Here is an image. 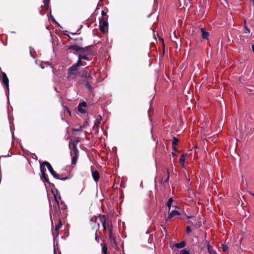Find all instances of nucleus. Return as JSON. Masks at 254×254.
Returning a JSON list of instances; mask_svg holds the SVG:
<instances>
[{
    "instance_id": "72a5a7b5",
    "label": "nucleus",
    "mask_w": 254,
    "mask_h": 254,
    "mask_svg": "<svg viewBox=\"0 0 254 254\" xmlns=\"http://www.w3.org/2000/svg\"><path fill=\"white\" fill-rule=\"evenodd\" d=\"M97 221V218L96 216H92L90 218V221L92 223H95Z\"/></svg>"
},
{
    "instance_id": "f257e3e1",
    "label": "nucleus",
    "mask_w": 254,
    "mask_h": 254,
    "mask_svg": "<svg viewBox=\"0 0 254 254\" xmlns=\"http://www.w3.org/2000/svg\"><path fill=\"white\" fill-rule=\"evenodd\" d=\"M40 165H44V167H45V166H46V167H47L48 170L49 171V172H50L51 175L55 178H56L57 179L61 180H65L68 179V177H67L61 178L60 177V175L59 174H58L54 170L52 165H51V164L49 162H47V161L43 162L42 163H40Z\"/></svg>"
},
{
    "instance_id": "a211bd4d",
    "label": "nucleus",
    "mask_w": 254,
    "mask_h": 254,
    "mask_svg": "<svg viewBox=\"0 0 254 254\" xmlns=\"http://www.w3.org/2000/svg\"><path fill=\"white\" fill-rule=\"evenodd\" d=\"M109 240L112 244L115 246L117 247V243L116 239V237L113 235V233L109 234Z\"/></svg>"
},
{
    "instance_id": "c9c22d12",
    "label": "nucleus",
    "mask_w": 254,
    "mask_h": 254,
    "mask_svg": "<svg viewBox=\"0 0 254 254\" xmlns=\"http://www.w3.org/2000/svg\"><path fill=\"white\" fill-rule=\"evenodd\" d=\"M55 200L56 202V203H57L58 206H59V208L60 209V204H59V201L58 200L57 197L55 195Z\"/></svg>"
},
{
    "instance_id": "c756f323",
    "label": "nucleus",
    "mask_w": 254,
    "mask_h": 254,
    "mask_svg": "<svg viewBox=\"0 0 254 254\" xmlns=\"http://www.w3.org/2000/svg\"><path fill=\"white\" fill-rule=\"evenodd\" d=\"M78 158L72 156L71 164L72 165H75L77 163Z\"/></svg>"
},
{
    "instance_id": "a19ab883",
    "label": "nucleus",
    "mask_w": 254,
    "mask_h": 254,
    "mask_svg": "<svg viewBox=\"0 0 254 254\" xmlns=\"http://www.w3.org/2000/svg\"><path fill=\"white\" fill-rule=\"evenodd\" d=\"M72 156L78 158L79 156V153L73 154Z\"/></svg>"
},
{
    "instance_id": "c85d7f7f",
    "label": "nucleus",
    "mask_w": 254,
    "mask_h": 254,
    "mask_svg": "<svg viewBox=\"0 0 254 254\" xmlns=\"http://www.w3.org/2000/svg\"><path fill=\"white\" fill-rule=\"evenodd\" d=\"M177 254H190L189 252L186 249H183L180 251Z\"/></svg>"
},
{
    "instance_id": "5701e85b",
    "label": "nucleus",
    "mask_w": 254,
    "mask_h": 254,
    "mask_svg": "<svg viewBox=\"0 0 254 254\" xmlns=\"http://www.w3.org/2000/svg\"><path fill=\"white\" fill-rule=\"evenodd\" d=\"M88 55H89L79 54L78 57V59H80L81 60L89 61V58L88 57Z\"/></svg>"
},
{
    "instance_id": "864d4df0",
    "label": "nucleus",
    "mask_w": 254,
    "mask_h": 254,
    "mask_svg": "<svg viewBox=\"0 0 254 254\" xmlns=\"http://www.w3.org/2000/svg\"><path fill=\"white\" fill-rule=\"evenodd\" d=\"M250 194H251V195H252L253 196H254V193H250Z\"/></svg>"
},
{
    "instance_id": "6e6d98bb",
    "label": "nucleus",
    "mask_w": 254,
    "mask_h": 254,
    "mask_svg": "<svg viewBox=\"0 0 254 254\" xmlns=\"http://www.w3.org/2000/svg\"><path fill=\"white\" fill-rule=\"evenodd\" d=\"M74 40L76 41V40H77V39H74Z\"/></svg>"
},
{
    "instance_id": "dca6fc26",
    "label": "nucleus",
    "mask_w": 254,
    "mask_h": 254,
    "mask_svg": "<svg viewBox=\"0 0 254 254\" xmlns=\"http://www.w3.org/2000/svg\"><path fill=\"white\" fill-rule=\"evenodd\" d=\"M107 228H108V229L109 234L112 233L113 227L111 221H109L108 220H107L106 224V229Z\"/></svg>"
},
{
    "instance_id": "423d86ee",
    "label": "nucleus",
    "mask_w": 254,
    "mask_h": 254,
    "mask_svg": "<svg viewBox=\"0 0 254 254\" xmlns=\"http://www.w3.org/2000/svg\"><path fill=\"white\" fill-rule=\"evenodd\" d=\"M1 80L3 83L6 86L8 91H9V79L5 72H2L1 74Z\"/></svg>"
},
{
    "instance_id": "8fccbe9b",
    "label": "nucleus",
    "mask_w": 254,
    "mask_h": 254,
    "mask_svg": "<svg viewBox=\"0 0 254 254\" xmlns=\"http://www.w3.org/2000/svg\"><path fill=\"white\" fill-rule=\"evenodd\" d=\"M167 176H168V174H169V170L168 169L167 170Z\"/></svg>"
},
{
    "instance_id": "9b49d317",
    "label": "nucleus",
    "mask_w": 254,
    "mask_h": 254,
    "mask_svg": "<svg viewBox=\"0 0 254 254\" xmlns=\"http://www.w3.org/2000/svg\"><path fill=\"white\" fill-rule=\"evenodd\" d=\"M102 120V117L100 115H99L97 116V118L96 119V121L95 122L94 126H93V129H97L98 128L99 124L101 123V121Z\"/></svg>"
},
{
    "instance_id": "39448f33",
    "label": "nucleus",
    "mask_w": 254,
    "mask_h": 254,
    "mask_svg": "<svg viewBox=\"0 0 254 254\" xmlns=\"http://www.w3.org/2000/svg\"><path fill=\"white\" fill-rule=\"evenodd\" d=\"M93 47V45H90L84 48L81 47L80 53L82 55H91L92 52L91 49Z\"/></svg>"
},
{
    "instance_id": "ea45409f",
    "label": "nucleus",
    "mask_w": 254,
    "mask_h": 254,
    "mask_svg": "<svg viewBox=\"0 0 254 254\" xmlns=\"http://www.w3.org/2000/svg\"><path fill=\"white\" fill-rule=\"evenodd\" d=\"M61 204L63 205L62 207H61V209H64V207H65V205L64 203H61Z\"/></svg>"
},
{
    "instance_id": "bb28decb",
    "label": "nucleus",
    "mask_w": 254,
    "mask_h": 254,
    "mask_svg": "<svg viewBox=\"0 0 254 254\" xmlns=\"http://www.w3.org/2000/svg\"><path fill=\"white\" fill-rule=\"evenodd\" d=\"M207 250L208 252L210 254H215V253L214 251L213 250V247L211 246L210 245H207Z\"/></svg>"
},
{
    "instance_id": "603ef678",
    "label": "nucleus",
    "mask_w": 254,
    "mask_h": 254,
    "mask_svg": "<svg viewBox=\"0 0 254 254\" xmlns=\"http://www.w3.org/2000/svg\"><path fill=\"white\" fill-rule=\"evenodd\" d=\"M76 130L77 131H81L82 130H81V129H76Z\"/></svg>"
},
{
    "instance_id": "49530a36",
    "label": "nucleus",
    "mask_w": 254,
    "mask_h": 254,
    "mask_svg": "<svg viewBox=\"0 0 254 254\" xmlns=\"http://www.w3.org/2000/svg\"><path fill=\"white\" fill-rule=\"evenodd\" d=\"M172 156H173V157H175V156H177V154H176L175 153H174V152H172Z\"/></svg>"
},
{
    "instance_id": "a878e982",
    "label": "nucleus",
    "mask_w": 254,
    "mask_h": 254,
    "mask_svg": "<svg viewBox=\"0 0 254 254\" xmlns=\"http://www.w3.org/2000/svg\"><path fill=\"white\" fill-rule=\"evenodd\" d=\"M173 201V199L172 197H171L169 199L168 201H167V202L166 203L167 206L169 207V211H170V208H171Z\"/></svg>"
},
{
    "instance_id": "6ab92c4d",
    "label": "nucleus",
    "mask_w": 254,
    "mask_h": 254,
    "mask_svg": "<svg viewBox=\"0 0 254 254\" xmlns=\"http://www.w3.org/2000/svg\"><path fill=\"white\" fill-rule=\"evenodd\" d=\"M186 156V154H182L180 156L179 162L180 165H182V166H184L185 164Z\"/></svg>"
},
{
    "instance_id": "b1692460",
    "label": "nucleus",
    "mask_w": 254,
    "mask_h": 254,
    "mask_svg": "<svg viewBox=\"0 0 254 254\" xmlns=\"http://www.w3.org/2000/svg\"><path fill=\"white\" fill-rule=\"evenodd\" d=\"M102 252L103 254H108V247L106 245L104 244L102 246Z\"/></svg>"
},
{
    "instance_id": "f3484780",
    "label": "nucleus",
    "mask_w": 254,
    "mask_h": 254,
    "mask_svg": "<svg viewBox=\"0 0 254 254\" xmlns=\"http://www.w3.org/2000/svg\"><path fill=\"white\" fill-rule=\"evenodd\" d=\"M86 64L85 62L82 61V60H81L80 59H78L77 63L76 64H74L73 65L75 66L76 67L78 68V67L84 66Z\"/></svg>"
},
{
    "instance_id": "09e8293b",
    "label": "nucleus",
    "mask_w": 254,
    "mask_h": 254,
    "mask_svg": "<svg viewBox=\"0 0 254 254\" xmlns=\"http://www.w3.org/2000/svg\"><path fill=\"white\" fill-rule=\"evenodd\" d=\"M64 35H67V36H68L70 39H73L72 38H71L69 36V35H68V34H64Z\"/></svg>"
},
{
    "instance_id": "4c0bfd02",
    "label": "nucleus",
    "mask_w": 254,
    "mask_h": 254,
    "mask_svg": "<svg viewBox=\"0 0 254 254\" xmlns=\"http://www.w3.org/2000/svg\"><path fill=\"white\" fill-rule=\"evenodd\" d=\"M30 54H31V56L33 58H35V56H34V54H35V52L33 51V50H30Z\"/></svg>"
},
{
    "instance_id": "9d476101",
    "label": "nucleus",
    "mask_w": 254,
    "mask_h": 254,
    "mask_svg": "<svg viewBox=\"0 0 254 254\" xmlns=\"http://www.w3.org/2000/svg\"><path fill=\"white\" fill-rule=\"evenodd\" d=\"M86 107L87 103L85 102H81L78 105V111L81 114H85L86 113L84 109H81V107L85 108Z\"/></svg>"
},
{
    "instance_id": "f03ea898",
    "label": "nucleus",
    "mask_w": 254,
    "mask_h": 254,
    "mask_svg": "<svg viewBox=\"0 0 254 254\" xmlns=\"http://www.w3.org/2000/svg\"><path fill=\"white\" fill-rule=\"evenodd\" d=\"M78 68L75 67L73 64L70 66L67 71V77L68 79H74L77 73Z\"/></svg>"
},
{
    "instance_id": "2eb2a0df",
    "label": "nucleus",
    "mask_w": 254,
    "mask_h": 254,
    "mask_svg": "<svg viewBox=\"0 0 254 254\" xmlns=\"http://www.w3.org/2000/svg\"><path fill=\"white\" fill-rule=\"evenodd\" d=\"M81 47L76 45H70L68 46V49H71L75 52H80Z\"/></svg>"
},
{
    "instance_id": "6e6552de",
    "label": "nucleus",
    "mask_w": 254,
    "mask_h": 254,
    "mask_svg": "<svg viewBox=\"0 0 254 254\" xmlns=\"http://www.w3.org/2000/svg\"><path fill=\"white\" fill-rule=\"evenodd\" d=\"M94 167L93 166L91 167V170L92 171V176L94 181L96 182H98L100 179V175L98 171L96 170H93Z\"/></svg>"
},
{
    "instance_id": "37998d69",
    "label": "nucleus",
    "mask_w": 254,
    "mask_h": 254,
    "mask_svg": "<svg viewBox=\"0 0 254 254\" xmlns=\"http://www.w3.org/2000/svg\"><path fill=\"white\" fill-rule=\"evenodd\" d=\"M245 29H246V30L247 31V32H246V33H247V32L250 33V29L249 28H248L247 27H245Z\"/></svg>"
},
{
    "instance_id": "a18cd8bd",
    "label": "nucleus",
    "mask_w": 254,
    "mask_h": 254,
    "mask_svg": "<svg viewBox=\"0 0 254 254\" xmlns=\"http://www.w3.org/2000/svg\"><path fill=\"white\" fill-rule=\"evenodd\" d=\"M88 125V122L86 120L85 122L84 123V126H87Z\"/></svg>"
},
{
    "instance_id": "393cba45",
    "label": "nucleus",
    "mask_w": 254,
    "mask_h": 254,
    "mask_svg": "<svg viewBox=\"0 0 254 254\" xmlns=\"http://www.w3.org/2000/svg\"><path fill=\"white\" fill-rule=\"evenodd\" d=\"M50 0H44L43 2L44 3V5L43 6V8L46 9H48L49 8V3Z\"/></svg>"
},
{
    "instance_id": "c03bdc74",
    "label": "nucleus",
    "mask_w": 254,
    "mask_h": 254,
    "mask_svg": "<svg viewBox=\"0 0 254 254\" xmlns=\"http://www.w3.org/2000/svg\"><path fill=\"white\" fill-rule=\"evenodd\" d=\"M188 218L189 219H190V218L194 219V218H195V217H194V216H188Z\"/></svg>"
},
{
    "instance_id": "7ed1b4c3",
    "label": "nucleus",
    "mask_w": 254,
    "mask_h": 254,
    "mask_svg": "<svg viewBox=\"0 0 254 254\" xmlns=\"http://www.w3.org/2000/svg\"><path fill=\"white\" fill-rule=\"evenodd\" d=\"M79 141L78 140H71L69 142V147L71 150L70 152L71 156H72L73 154L79 153V151L77 148V145Z\"/></svg>"
},
{
    "instance_id": "473e14b6",
    "label": "nucleus",
    "mask_w": 254,
    "mask_h": 254,
    "mask_svg": "<svg viewBox=\"0 0 254 254\" xmlns=\"http://www.w3.org/2000/svg\"><path fill=\"white\" fill-rule=\"evenodd\" d=\"M99 27H100V30L101 32H102L103 33H105L106 32V29L105 27H103V26H100V25H99Z\"/></svg>"
},
{
    "instance_id": "aec40b11",
    "label": "nucleus",
    "mask_w": 254,
    "mask_h": 254,
    "mask_svg": "<svg viewBox=\"0 0 254 254\" xmlns=\"http://www.w3.org/2000/svg\"><path fill=\"white\" fill-rule=\"evenodd\" d=\"M58 223L56 225L55 231L56 232L57 235L59 234V231L62 226V221L60 218H58Z\"/></svg>"
},
{
    "instance_id": "5fc2aeb1",
    "label": "nucleus",
    "mask_w": 254,
    "mask_h": 254,
    "mask_svg": "<svg viewBox=\"0 0 254 254\" xmlns=\"http://www.w3.org/2000/svg\"><path fill=\"white\" fill-rule=\"evenodd\" d=\"M59 199H61V196H59Z\"/></svg>"
},
{
    "instance_id": "e433bc0d",
    "label": "nucleus",
    "mask_w": 254,
    "mask_h": 254,
    "mask_svg": "<svg viewBox=\"0 0 254 254\" xmlns=\"http://www.w3.org/2000/svg\"><path fill=\"white\" fill-rule=\"evenodd\" d=\"M186 231L187 233H190L191 232V229L189 226L187 227Z\"/></svg>"
},
{
    "instance_id": "4d7b16f0",
    "label": "nucleus",
    "mask_w": 254,
    "mask_h": 254,
    "mask_svg": "<svg viewBox=\"0 0 254 254\" xmlns=\"http://www.w3.org/2000/svg\"><path fill=\"white\" fill-rule=\"evenodd\" d=\"M103 0H100V1H102Z\"/></svg>"
},
{
    "instance_id": "2f4dec72",
    "label": "nucleus",
    "mask_w": 254,
    "mask_h": 254,
    "mask_svg": "<svg viewBox=\"0 0 254 254\" xmlns=\"http://www.w3.org/2000/svg\"><path fill=\"white\" fill-rule=\"evenodd\" d=\"M102 18L101 19H107V15L106 13L103 10L102 11Z\"/></svg>"
},
{
    "instance_id": "58836bf2",
    "label": "nucleus",
    "mask_w": 254,
    "mask_h": 254,
    "mask_svg": "<svg viewBox=\"0 0 254 254\" xmlns=\"http://www.w3.org/2000/svg\"><path fill=\"white\" fill-rule=\"evenodd\" d=\"M95 240L97 242H98L99 241V239L97 236V233L95 234Z\"/></svg>"
},
{
    "instance_id": "4be33fe9",
    "label": "nucleus",
    "mask_w": 254,
    "mask_h": 254,
    "mask_svg": "<svg viewBox=\"0 0 254 254\" xmlns=\"http://www.w3.org/2000/svg\"><path fill=\"white\" fill-rule=\"evenodd\" d=\"M100 26L107 27L108 25L107 19H100L99 21Z\"/></svg>"
},
{
    "instance_id": "cd10ccee",
    "label": "nucleus",
    "mask_w": 254,
    "mask_h": 254,
    "mask_svg": "<svg viewBox=\"0 0 254 254\" xmlns=\"http://www.w3.org/2000/svg\"><path fill=\"white\" fill-rule=\"evenodd\" d=\"M85 85L86 86V87H87L88 88V89L90 91L92 89V86L90 84V81L89 80H87L85 83Z\"/></svg>"
},
{
    "instance_id": "1a4fd4ad",
    "label": "nucleus",
    "mask_w": 254,
    "mask_h": 254,
    "mask_svg": "<svg viewBox=\"0 0 254 254\" xmlns=\"http://www.w3.org/2000/svg\"><path fill=\"white\" fill-rule=\"evenodd\" d=\"M180 213L177 210H173L172 211H169V215L168 217L166 219V221H168L172 218L174 217L175 216L180 215Z\"/></svg>"
},
{
    "instance_id": "f8f14e48",
    "label": "nucleus",
    "mask_w": 254,
    "mask_h": 254,
    "mask_svg": "<svg viewBox=\"0 0 254 254\" xmlns=\"http://www.w3.org/2000/svg\"><path fill=\"white\" fill-rule=\"evenodd\" d=\"M179 142V140L175 136L173 137L172 141V148L175 151H178V149L176 148V146L178 145Z\"/></svg>"
},
{
    "instance_id": "f704fd0d",
    "label": "nucleus",
    "mask_w": 254,
    "mask_h": 254,
    "mask_svg": "<svg viewBox=\"0 0 254 254\" xmlns=\"http://www.w3.org/2000/svg\"><path fill=\"white\" fill-rule=\"evenodd\" d=\"M169 177H170V175H169V174H168L166 179L163 182V184H165V183H167L168 182V181L169 180Z\"/></svg>"
},
{
    "instance_id": "3c124183",
    "label": "nucleus",
    "mask_w": 254,
    "mask_h": 254,
    "mask_svg": "<svg viewBox=\"0 0 254 254\" xmlns=\"http://www.w3.org/2000/svg\"><path fill=\"white\" fill-rule=\"evenodd\" d=\"M70 34L72 35H76V33H70Z\"/></svg>"
},
{
    "instance_id": "0eeeda50",
    "label": "nucleus",
    "mask_w": 254,
    "mask_h": 254,
    "mask_svg": "<svg viewBox=\"0 0 254 254\" xmlns=\"http://www.w3.org/2000/svg\"><path fill=\"white\" fill-rule=\"evenodd\" d=\"M99 219L103 228V232L105 233H106V224L107 221L106 216L105 215H100Z\"/></svg>"
},
{
    "instance_id": "79ce46f5",
    "label": "nucleus",
    "mask_w": 254,
    "mask_h": 254,
    "mask_svg": "<svg viewBox=\"0 0 254 254\" xmlns=\"http://www.w3.org/2000/svg\"><path fill=\"white\" fill-rule=\"evenodd\" d=\"M159 40L160 41H161L163 43V45H164L163 39H162V38H159Z\"/></svg>"
},
{
    "instance_id": "4468645a",
    "label": "nucleus",
    "mask_w": 254,
    "mask_h": 254,
    "mask_svg": "<svg viewBox=\"0 0 254 254\" xmlns=\"http://www.w3.org/2000/svg\"><path fill=\"white\" fill-rule=\"evenodd\" d=\"M200 31L201 32L202 38L204 39H208L209 33L205 31V29L203 28H201Z\"/></svg>"
},
{
    "instance_id": "ddd939ff",
    "label": "nucleus",
    "mask_w": 254,
    "mask_h": 254,
    "mask_svg": "<svg viewBox=\"0 0 254 254\" xmlns=\"http://www.w3.org/2000/svg\"><path fill=\"white\" fill-rule=\"evenodd\" d=\"M81 76L85 78H87V80H89L92 79L91 76L88 73V71L84 69L81 72Z\"/></svg>"
},
{
    "instance_id": "412c9836",
    "label": "nucleus",
    "mask_w": 254,
    "mask_h": 254,
    "mask_svg": "<svg viewBox=\"0 0 254 254\" xmlns=\"http://www.w3.org/2000/svg\"><path fill=\"white\" fill-rule=\"evenodd\" d=\"M186 243L185 241H182L181 243L175 244L174 246L178 249H181L185 247Z\"/></svg>"
},
{
    "instance_id": "20e7f679",
    "label": "nucleus",
    "mask_w": 254,
    "mask_h": 254,
    "mask_svg": "<svg viewBox=\"0 0 254 254\" xmlns=\"http://www.w3.org/2000/svg\"><path fill=\"white\" fill-rule=\"evenodd\" d=\"M40 172H41V179L44 182H46L48 184L51 185L52 186H54V184L51 183L46 174V169L44 165H40Z\"/></svg>"
},
{
    "instance_id": "de8ad7c7",
    "label": "nucleus",
    "mask_w": 254,
    "mask_h": 254,
    "mask_svg": "<svg viewBox=\"0 0 254 254\" xmlns=\"http://www.w3.org/2000/svg\"><path fill=\"white\" fill-rule=\"evenodd\" d=\"M252 51L254 53V45H253L252 46Z\"/></svg>"
},
{
    "instance_id": "7c9ffc66",
    "label": "nucleus",
    "mask_w": 254,
    "mask_h": 254,
    "mask_svg": "<svg viewBox=\"0 0 254 254\" xmlns=\"http://www.w3.org/2000/svg\"><path fill=\"white\" fill-rule=\"evenodd\" d=\"M221 246L223 252H226L228 251V248L226 245L222 244Z\"/></svg>"
}]
</instances>
